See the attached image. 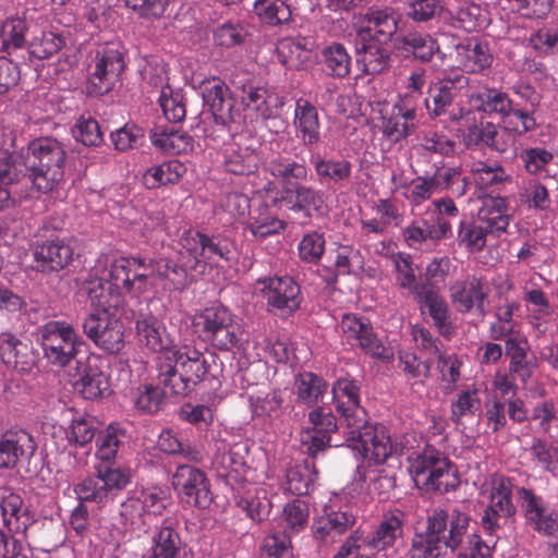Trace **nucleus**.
<instances>
[{
    "label": "nucleus",
    "instance_id": "4d7b16f0",
    "mask_svg": "<svg viewBox=\"0 0 558 558\" xmlns=\"http://www.w3.org/2000/svg\"><path fill=\"white\" fill-rule=\"evenodd\" d=\"M327 388L326 383L313 373L300 374L295 379L298 399L307 405L317 403Z\"/></svg>",
    "mask_w": 558,
    "mask_h": 558
},
{
    "label": "nucleus",
    "instance_id": "b1692460",
    "mask_svg": "<svg viewBox=\"0 0 558 558\" xmlns=\"http://www.w3.org/2000/svg\"><path fill=\"white\" fill-rule=\"evenodd\" d=\"M197 265L195 257L185 260L184 253L180 252L177 263L163 258L148 259L147 267L151 274H156V278L166 281L170 290H183L191 282L189 270H195Z\"/></svg>",
    "mask_w": 558,
    "mask_h": 558
},
{
    "label": "nucleus",
    "instance_id": "0e129e2a",
    "mask_svg": "<svg viewBox=\"0 0 558 558\" xmlns=\"http://www.w3.org/2000/svg\"><path fill=\"white\" fill-rule=\"evenodd\" d=\"M244 451L245 448L242 445L235 444L215 457V464L222 476L230 473L240 474L244 471L246 465Z\"/></svg>",
    "mask_w": 558,
    "mask_h": 558
},
{
    "label": "nucleus",
    "instance_id": "774afa93",
    "mask_svg": "<svg viewBox=\"0 0 558 558\" xmlns=\"http://www.w3.org/2000/svg\"><path fill=\"white\" fill-rule=\"evenodd\" d=\"M260 558H293L290 537L280 531L266 536L260 547Z\"/></svg>",
    "mask_w": 558,
    "mask_h": 558
},
{
    "label": "nucleus",
    "instance_id": "412c9836",
    "mask_svg": "<svg viewBox=\"0 0 558 558\" xmlns=\"http://www.w3.org/2000/svg\"><path fill=\"white\" fill-rule=\"evenodd\" d=\"M0 359L8 368L29 373L36 366L37 353L32 343L22 341L11 332H1Z\"/></svg>",
    "mask_w": 558,
    "mask_h": 558
},
{
    "label": "nucleus",
    "instance_id": "c756f323",
    "mask_svg": "<svg viewBox=\"0 0 558 558\" xmlns=\"http://www.w3.org/2000/svg\"><path fill=\"white\" fill-rule=\"evenodd\" d=\"M84 290L95 310L93 313L109 314L110 308H117L121 302V295L112 283L101 278H90L85 281Z\"/></svg>",
    "mask_w": 558,
    "mask_h": 558
},
{
    "label": "nucleus",
    "instance_id": "a878e982",
    "mask_svg": "<svg viewBox=\"0 0 558 558\" xmlns=\"http://www.w3.org/2000/svg\"><path fill=\"white\" fill-rule=\"evenodd\" d=\"M293 125L298 137L310 151L322 142L319 116L308 100L301 98L296 101Z\"/></svg>",
    "mask_w": 558,
    "mask_h": 558
},
{
    "label": "nucleus",
    "instance_id": "79ce46f5",
    "mask_svg": "<svg viewBox=\"0 0 558 558\" xmlns=\"http://www.w3.org/2000/svg\"><path fill=\"white\" fill-rule=\"evenodd\" d=\"M436 191L447 190L456 197L465 195L470 179L462 175L460 167L441 166L432 175Z\"/></svg>",
    "mask_w": 558,
    "mask_h": 558
},
{
    "label": "nucleus",
    "instance_id": "aec40b11",
    "mask_svg": "<svg viewBox=\"0 0 558 558\" xmlns=\"http://www.w3.org/2000/svg\"><path fill=\"white\" fill-rule=\"evenodd\" d=\"M360 388L350 379L341 378L332 388L336 410L347 427H361L366 423L367 413L360 405Z\"/></svg>",
    "mask_w": 558,
    "mask_h": 558
},
{
    "label": "nucleus",
    "instance_id": "2eb2a0df",
    "mask_svg": "<svg viewBox=\"0 0 558 558\" xmlns=\"http://www.w3.org/2000/svg\"><path fill=\"white\" fill-rule=\"evenodd\" d=\"M470 78L463 73L445 75L432 83L424 100L428 114L433 118L444 116L463 90L468 88Z\"/></svg>",
    "mask_w": 558,
    "mask_h": 558
},
{
    "label": "nucleus",
    "instance_id": "e433bc0d",
    "mask_svg": "<svg viewBox=\"0 0 558 558\" xmlns=\"http://www.w3.org/2000/svg\"><path fill=\"white\" fill-rule=\"evenodd\" d=\"M311 162L322 183H339L351 177L352 163L347 159H327L320 154H312Z\"/></svg>",
    "mask_w": 558,
    "mask_h": 558
},
{
    "label": "nucleus",
    "instance_id": "f8f14e48",
    "mask_svg": "<svg viewBox=\"0 0 558 558\" xmlns=\"http://www.w3.org/2000/svg\"><path fill=\"white\" fill-rule=\"evenodd\" d=\"M124 66L123 54L118 49L107 47L98 51L86 85L87 94L98 97L109 93Z\"/></svg>",
    "mask_w": 558,
    "mask_h": 558
},
{
    "label": "nucleus",
    "instance_id": "680f3d73",
    "mask_svg": "<svg viewBox=\"0 0 558 558\" xmlns=\"http://www.w3.org/2000/svg\"><path fill=\"white\" fill-rule=\"evenodd\" d=\"M486 236L483 225L475 221L460 222L457 241L466 251L481 252L486 245Z\"/></svg>",
    "mask_w": 558,
    "mask_h": 558
},
{
    "label": "nucleus",
    "instance_id": "20e7f679",
    "mask_svg": "<svg viewBox=\"0 0 558 558\" xmlns=\"http://www.w3.org/2000/svg\"><path fill=\"white\" fill-rule=\"evenodd\" d=\"M410 472L417 486L441 495L460 485L454 465L436 450L427 449L415 458Z\"/></svg>",
    "mask_w": 558,
    "mask_h": 558
},
{
    "label": "nucleus",
    "instance_id": "6e6552de",
    "mask_svg": "<svg viewBox=\"0 0 558 558\" xmlns=\"http://www.w3.org/2000/svg\"><path fill=\"white\" fill-rule=\"evenodd\" d=\"M347 428L349 447L375 464L386 462L393 452H397V446L392 445L390 435L383 425H369L366 420L364 426Z\"/></svg>",
    "mask_w": 558,
    "mask_h": 558
},
{
    "label": "nucleus",
    "instance_id": "dca6fc26",
    "mask_svg": "<svg viewBox=\"0 0 558 558\" xmlns=\"http://www.w3.org/2000/svg\"><path fill=\"white\" fill-rule=\"evenodd\" d=\"M449 296L459 313L466 314L474 310L482 318L487 313L485 303L488 287L480 277L471 276L464 280H457L449 288Z\"/></svg>",
    "mask_w": 558,
    "mask_h": 558
},
{
    "label": "nucleus",
    "instance_id": "f257e3e1",
    "mask_svg": "<svg viewBox=\"0 0 558 558\" xmlns=\"http://www.w3.org/2000/svg\"><path fill=\"white\" fill-rule=\"evenodd\" d=\"M470 517L459 508L447 511L435 508L427 513L423 531H415L408 558H445L454 553L464 541Z\"/></svg>",
    "mask_w": 558,
    "mask_h": 558
},
{
    "label": "nucleus",
    "instance_id": "7c9ffc66",
    "mask_svg": "<svg viewBox=\"0 0 558 558\" xmlns=\"http://www.w3.org/2000/svg\"><path fill=\"white\" fill-rule=\"evenodd\" d=\"M95 361H87L80 379L74 383L75 389L87 400L104 398L110 391L109 379L96 364H93Z\"/></svg>",
    "mask_w": 558,
    "mask_h": 558
},
{
    "label": "nucleus",
    "instance_id": "a19ab883",
    "mask_svg": "<svg viewBox=\"0 0 558 558\" xmlns=\"http://www.w3.org/2000/svg\"><path fill=\"white\" fill-rule=\"evenodd\" d=\"M529 345L525 339L511 337L506 341V355L510 357L509 369L523 383H526L533 373L534 364L527 360Z\"/></svg>",
    "mask_w": 558,
    "mask_h": 558
},
{
    "label": "nucleus",
    "instance_id": "72a5a7b5",
    "mask_svg": "<svg viewBox=\"0 0 558 558\" xmlns=\"http://www.w3.org/2000/svg\"><path fill=\"white\" fill-rule=\"evenodd\" d=\"M400 43L407 52L423 63L430 62L434 56H438L440 60L445 59L437 39L428 33H409L401 38Z\"/></svg>",
    "mask_w": 558,
    "mask_h": 558
},
{
    "label": "nucleus",
    "instance_id": "69168bd1",
    "mask_svg": "<svg viewBox=\"0 0 558 558\" xmlns=\"http://www.w3.org/2000/svg\"><path fill=\"white\" fill-rule=\"evenodd\" d=\"M27 23L22 19H13L4 22L1 27L2 50L8 53L11 50L22 48L25 44Z\"/></svg>",
    "mask_w": 558,
    "mask_h": 558
},
{
    "label": "nucleus",
    "instance_id": "4be33fe9",
    "mask_svg": "<svg viewBox=\"0 0 558 558\" xmlns=\"http://www.w3.org/2000/svg\"><path fill=\"white\" fill-rule=\"evenodd\" d=\"M268 305L292 313L300 306V287L291 277L259 279Z\"/></svg>",
    "mask_w": 558,
    "mask_h": 558
},
{
    "label": "nucleus",
    "instance_id": "9d476101",
    "mask_svg": "<svg viewBox=\"0 0 558 558\" xmlns=\"http://www.w3.org/2000/svg\"><path fill=\"white\" fill-rule=\"evenodd\" d=\"M167 360H170L195 388L208 377L217 378L221 373V366L217 363L219 357L215 353L205 355L190 345L172 350Z\"/></svg>",
    "mask_w": 558,
    "mask_h": 558
},
{
    "label": "nucleus",
    "instance_id": "f704fd0d",
    "mask_svg": "<svg viewBox=\"0 0 558 558\" xmlns=\"http://www.w3.org/2000/svg\"><path fill=\"white\" fill-rule=\"evenodd\" d=\"M150 140L159 149L173 155L192 150L193 138L173 128L156 126L150 131Z\"/></svg>",
    "mask_w": 558,
    "mask_h": 558
},
{
    "label": "nucleus",
    "instance_id": "052dcab7",
    "mask_svg": "<svg viewBox=\"0 0 558 558\" xmlns=\"http://www.w3.org/2000/svg\"><path fill=\"white\" fill-rule=\"evenodd\" d=\"M74 493L81 502L89 501L102 504L110 498L104 480L98 472L93 476H87L74 486Z\"/></svg>",
    "mask_w": 558,
    "mask_h": 558
},
{
    "label": "nucleus",
    "instance_id": "bb28decb",
    "mask_svg": "<svg viewBox=\"0 0 558 558\" xmlns=\"http://www.w3.org/2000/svg\"><path fill=\"white\" fill-rule=\"evenodd\" d=\"M136 330L140 341L149 350L160 353L158 359H166L172 350L178 347L172 344V340L166 333L162 324L151 315H141L136 322Z\"/></svg>",
    "mask_w": 558,
    "mask_h": 558
},
{
    "label": "nucleus",
    "instance_id": "423d86ee",
    "mask_svg": "<svg viewBox=\"0 0 558 558\" xmlns=\"http://www.w3.org/2000/svg\"><path fill=\"white\" fill-rule=\"evenodd\" d=\"M38 335L45 356L51 364L58 366L68 365L77 354V347L83 343L75 329L60 320L45 324Z\"/></svg>",
    "mask_w": 558,
    "mask_h": 558
},
{
    "label": "nucleus",
    "instance_id": "6ab92c4d",
    "mask_svg": "<svg viewBox=\"0 0 558 558\" xmlns=\"http://www.w3.org/2000/svg\"><path fill=\"white\" fill-rule=\"evenodd\" d=\"M231 84L245 108L254 110L264 121L277 119L276 111L269 105L271 96L265 85L244 72L234 74Z\"/></svg>",
    "mask_w": 558,
    "mask_h": 558
},
{
    "label": "nucleus",
    "instance_id": "13d9d810",
    "mask_svg": "<svg viewBox=\"0 0 558 558\" xmlns=\"http://www.w3.org/2000/svg\"><path fill=\"white\" fill-rule=\"evenodd\" d=\"M276 51L278 61L290 70H300L310 58V51L290 38L279 41Z\"/></svg>",
    "mask_w": 558,
    "mask_h": 558
},
{
    "label": "nucleus",
    "instance_id": "c85d7f7f",
    "mask_svg": "<svg viewBox=\"0 0 558 558\" xmlns=\"http://www.w3.org/2000/svg\"><path fill=\"white\" fill-rule=\"evenodd\" d=\"M457 57L460 66L468 73H482L490 68L494 57L489 45L477 39H468L456 44Z\"/></svg>",
    "mask_w": 558,
    "mask_h": 558
},
{
    "label": "nucleus",
    "instance_id": "7ed1b4c3",
    "mask_svg": "<svg viewBox=\"0 0 558 558\" xmlns=\"http://www.w3.org/2000/svg\"><path fill=\"white\" fill-rule=\"evenodd\" d=\"M193 325L201 338L219 351H231L245 341V332L238 317L220 304L195 314Z\"/></svg>",
    "mask_w": 558,
    "mask_h": 558
},
{
    "label": "nucleus",
    "instance_id": "473e14b6",
    "mask_svg": "<svg viewBox=\"0 0 558 558\" xmlns=\"http://www.w3.org/2000/svg\"><path fill=\"white\" fill-rule=\"evenodd\" d=\"M23 506L24 501L16 493L5 490L1 497L0 508L4 526L8 532L22 534L24 537L28 527V518Z\"/></svg>",
    "mask_w": 558,
    "mask_h": 558
},
{
    "label": "nucleus",
    "instance_id": "a18cd8bd",
    "mask_svg": "<svg viewBox=\"0 0 558 558\" xmlns=\"http://www.w3.org/2000/svg\"><path fill=\"white\" fill-rule=\"evenodd\" d=\"M513 483L504 475H495L492 478L489 506L501 512V515L514 517L517 507L512 499Z\"/></svg>",
    "mask_w": 558,
    "mask_h": 558
},
{
    "label": "nucleus",
    "instance_id": "5701e85b",
    "mask_svg": "<svg viewBox=\"0 0 558 558\" xmlns=\"http://www.w3.org/2000/svg\"><path fill=\"white\" fill-rule=\"evenodd\" d=\"M415 300L420 310L424 313L427 310L433 319L434 326L440 335L449 337L452 331L449 307L439 292L429 283H421L415 288Z\"/></svg>",
    "mask_w": 558,
    "mask_h": 558
},
{
    "label": "nucleus",
    "instance_id": "864d4df0",
    "mask_svg": "<svg viewBox=\"0 0 558 558\" xmlns=\"http://www.w3.org/2000/svg\"><path fill=\"white\" fill-rule=\"evenodd\" d=\"M180 548L179 533L170 525H163L153 536L151 555L148 558H177Z\"/></svg>",
    "mask_w": 558,
    "mask_h": 558
},
{
    "label": "nucleus",
    "instance_id": "393cba45",
    "mask_svg": "<svg viewBox=\"0 0 558 558\" xmlns=\"http://www.w3.org/2000/svg\"><path fill=\"white\" fill-rule=\"evenodd\" d=\"M36 442L25 430L8 432L0 437V469H12L22 460H29Z\"/></svg>",
    "mask_w": 558,
    "mask_h": 558
},
{
    "label": "nucleus",
    "instance_id": "09e8293b",
    "mask_svg": "<svg viewBox=\"0 0 558 558\" xmlns=\"http://www.w3.org/2000/svg\"><path fill=\"white\" fill-rule=\"evenodd\" d=\"M310 511L305 501L295 499L288 504L282 511L281 521L278 530L281 534L291 537V535L304 530L307 525Z\"/></svg>",
    "mask_w": 558,
    "mask_h": 558
},
{
    "label": "nucleus",
    "instance_id": "338daca9",
    "mask_svg": "<svg viewBox=\"0 0 558 558\" xmlns=\"http://www.w3.org/2000/svg\"><path fill=\"white\" fill-rule=\"evenodd\" d=\"M72 134L85 146H99L104 142L98 122L92 117L81 116L72 128Z\"/></svg>",
    "mask_w": 558,
    "mask_h": 558
},
{
    "label": "nucleus",
    "instance_id": "37998d69",
    "mask_svg": "<svg viewBox=\"0 0 558 558\" xmlns=\"http://www.w3.org/2000/svg\"><path fill=\"white\" fill-rule=\"evenodd\" d=\"M519 201L529 209L546 211L551 206L548 187L537 179H529L522 182L518 192Z\"/></svg>",
    "mask_w": 558,
    "mask_h": 558
},
{
    "label": "nucleus",
    "instance_id": "de8ad7c7",
    "mask_svg": "<svg viewBox=\"0 0 558 558\" xmlns=\"http://www.w3.org/2000/svg\"><path fill=\"white\" fill-rule=\"evenodd\" d=\"M184 167L177 160L166 161L148 168L143 174V184L147 189H157L179 181Z\"/></svg>",
    "mask_w": 558,
    "mask_h": 558
},
{
    "label": "nucleus",
    "instance_id": "3c124183",
    "mask_svg": "<svg viewBox=\"0 0 558 558\" xmlns=\"http://www.w3.org/2000/svg\"><path fill=\"white\" fill-rule=\"evenodd\" d=\"M253 12L262 23L277 26L291 19V10L283 0H255Z\"/></svg>",
    "mask_w": 558,
    "mask_h": 558
},
{
    "label": "nucleus",
    "instance_id": "6e6d98bb",
    "mask_svg": "<svg viewBox=\"0 0 558 558\" xmlns=\"http://www.w3.org/2000/svg\"><path fill=\"white\" fill-rule=\"evenodd\" d=\"M295 202L291 209L302 214L300 223L302 226L308 225L312 218V211H317L323 205V198L319 191L312 186L296 185L294 189Z\"/></svg>",
    "mask_w": 558,
    "mask_h": 558
},
{
    "label": "nucleus",
    "instance_id": "8fccbe9b",
    "mask_svg": "<svg viewBox=\"0 0 558 558\" xmlns=\"http://www.w3.org/2000/svg\"><path fill=\"white\" fill-rule=\"evenodd\" d=\"M199 257L208 262H230L233 257L234 243L231 239L221 234L207 235L199 239Z\"/></svg>",
    "mask_w": 558,
    "mask_h": 558
},
{
    "label": "nucleus",
    "instance_id": "a211bd4d",
    "mask_svg": "<svg viewBox=\"0 0 558 558\" xmlns=\"http://www.w3.org/2000/svg\"><path fill=\"white\" fill-rule=\"evenodd\" d=\"M339 327L342 337L349 344L360 347L365 353L372 356L381 360L389 359L387 349L373 332L368 319L354 314H345Z\"/></svg>",
    "mask_w": 558,
    "mask_h": 558
},
{
    "label": "nucleus",
    "instance_id": "2f4dec72",
    "mask_svg": "<svg viewBox=\"0 0 558 558\" xmlns=\"http://www.w3.org/2000/svg\"><path fill=\"white\" fill-rule=\"evenodd\" d=\"M158 385L162 387L165 395L186 397L195 390L190 380L181 375L177 366L166 359L157 360Z\"/></svg>",
    "mask_w": 558,
    "mask_h": 558
},
{
    "label": "nucleus",
    "instance_id": "e2e57ef3",
    "mask_svg": "<svg viewBox=\"0 0 558 558\" xmlns=\"http://www.w3.org/2000/svg\"><path fill=\"white\" fill-rule=\"evenodd\" d=\"M159 104L168 121L178 123L185 118L186 105L180 90L173 92L169 86L163 87L159 96Z\"/></svg>",
    "mask_w": 558,
    "mask_h": 558
},
{
    "label": "nucleus",
    "instance_id": "cd10ccee",
    "mask_svg": "<svg viewBox=\"0 0 558 558\" xmlns=\"http://www.w3.org/2000/svg\"><path fill=\"white\" fill-rule=\"evenodd\" d=\"M404 518V513L398 509L384 513L377 529L367 536V546L377 551L393 546L396 541L403 535Z\"/></svg>",
    "mask_w": 558,
    "mask_h": 558
},
{
    "label": "nucleus",
    "instance_id": "5fc2aeb1",
    "mask_svg": "<svg viewBox=\"0 0 558 558\" xmlns=\"http://www.w3.org/2000/svg\"><path fill=\"white\" fill-rule=\"evenodd\" d=\"M269 169L286 185H301L300 182L307 179V168L302 162L279 158L270 161Z\"/></svg>",
    "mask_w": 558,
    "mask_h": 558
},
{
    "label": "nucleus",
    "instance_id": "4c0bfd02",
    "mask_svg": "<svg viewBox=\"0 0 558 558\" xmlns=\"http://www.w3.org/2000/svg\"><path fill=\"white\" fill-rule=\"evenodd\" d=\"M117 524L122 533L133 536L146 532L149 521L138 500L132 496L121 504Z\"/></svg>",
    "mask_w": 558,
    "mask_h": 558
},
{
    "label": "nucleus",
    "instance_id": "1a4fd4ad",
    "mask_svg": "<svg viewBox=\"0 0 558 558\" xmlns=\"http://www.w3.org/2000/svg\"><path fill=\"white\" fill-rule=\"evenodd\" d=\"M86 337L108 354H118L124 348V325L113 315L89 313L82 323Z\"/></svg>",
    "mask_w": 558,
    "mask_h": 558
},
{
    "label": "nucleus",
    "instance_id": "ddd939ff",
    "mask_svg": "<svg viewBox=\"0 0 558 558\" xmlns=\"http://www.w3.org/2000/svg\"><path fill=\"white\" fill-rule=\"evenodd\" d=\"M514 131L507 126H498L493 122L481 121L466 129L464 141L468 147L489 149L500 155L514 149Z\"/></svg>",
    "mask_w": 558,
    "mask_h": 558
},
{
    "label": "nucleus",
    "instance_id": "0eeeda50",
    "mask_svg": "<svg viewBox=\"0 0 558 558\" xmlns=\"http://www.w3.org/2000/svg\"><path fill=\"white\" fill-rule=\"evenodd\" d=\"M34 269L43 274L58 272L73 260L74 250L70 242L53 233L45 225L33 244Z\"/></svg>",
    "mask_w": 558,
    "mask_h": 558
},
{
    "label": "nucleus",
    "instance_id": "58836bf2",
    "mask_svg": "<svg viewBox=\"0 0 558 558\" xmlns=\"http://www.w3.org/2000/svg\"><path fill=\"white\" fill-rule=\"evenodd\" d=\"M354 523L355 517L349 510L331 511L314 522V534L322 541L328 536L335 538L345 533Z\"/></svg>",
    "mask_w": 558,
    "mask_h": 558
},
{
    "label": "nucleus",
    "instance_id": "4468645a",
    "mask_svg": "<svg viewBox=\"0 0 558 558\" xmlns=\"http://www.w3.org/2000/svg\"><path fill=\"white\" fill-rule=\"evenodd\" d=\"M400 14L391 7L373 5L362 16V27L357 32L360 41L387 44L398 32Z\"/></svg>",
    "mask_w": 558,
    "mask_h": 558
},
{
    "label": "nucleus",
    "instance_id": "ea45409f",
    "mask_svg": "<svg viewBox=\"0 0 558 558\" xmlns=\"http://www.w3.org/2000/svg\"><path fill=\"white\" fill-rule=\"evenodd\" d=\"M317 472L314 464L305 461L303 464L291 466L286 472L284 489L293 495H310L315 487Z\"/></svg>",
    "mask_w": 558,
    "mask_h": 558
},
{
    "label": "nucleus",
    "instance_id": "49530a36",
    "mask_svg": "<svg viewBox=\"0 0 558 558\" xmlns=\"http://www.w3.org/2000/svg\"><path fill=\"white\" fill-rule=\"evenodd\" d=\"M324 70L329 76L343 78L350 74L351 57L343 45L333 43L322 51Z\"/></svg>",
    "mask_w": 558,
    "mask_h": 558
},
{
    "label": "nucleus",
    "instance_id": "39448f33",
    "mask_svg": "<svg viewBox=\"0 0 558 558\" xmlns=\"http://www.w3.org/2000/svg\"><path fill=\"white\" fill-rule=\"evenodd\" d=\"M477 110L488 114H498L511 126L515 134H525L536 126V121L529 110L515 105L508 94L496 88H487L475 96Z\"/></svg>",
    "mask_w": 558,
    "mask_h": 558
},
{
    "label": "nucleus",
    "instance_id": "f03ea898",
    "mask_svg": "<svg viewBox=\"0 0 558 558\" xmlns=\"http://www.w3.org/2000/svg\"><path fill=\"white\" fill-rule=\"evenodd\" d=\"M66 151L53 137H39L27 147L25 168L34 186L39 192H50L63 179Z\"/></svg>",
    "mask_w": 558,
    "mask_h": 558
},
{
    "label": "nucleus",
    "instance_id": "9b49d317",
    "mask_svg": "<svg viewBox=\"0 0 558 558\" xmlns=\"http://www.w3.org/2000/svg\"><path fill=\"white\" fill-rule=\"evenodd\" d=\"M517 496L526 525L545 536L558 532V514L542 496L525 487H518Z\"/></svg>",
    "mask_w": 558,
    "mask_h": 558
},
{
    "label": "nucleus",
    "instance_id": "c9c22d12",
    "mask_svg": "<svg viewBox=\"0 0 558 558\" xmlns=\"http://www.w3.org/2000/svg\"><path fill=\"white\" fill-rule=\"evenodd\" d=\"M259 156L250 146H236L228 149L223 167L227 172L235 175H251L258 169Z\"/></svg>",
    "mask_w": 558,
    "mask_h": 558
},
{
    "label": "nucleus",
    "instance_id": "f3484780",
    "mask_svg": "<svg viewBox=\"0 0 558 558\" xmlns=\"http://www.w3.org/2000/svg\"><path fill=\"white\" fill-rule=\"evenodd\" d=\"M202 96L214 117L216 126L226 133L227 128L234 122V100L227 84L218 77L203 82Z\"/></svg>",
    "mask_w": 558,
    "mask_h": 558
},
{
    "label": "nucleus",
    "instance_id": "603ef678",
    "mask_svg": "<svg viewBox=\"0 0 558 558\" xmlns=\"http://www.w3.org/2000/svg\"><path fill=\"white\" fill-rule=\"evenodd\" d=\"M248 403L253 416L255 417H272L278 416L282 407L283 398L279 389L270 391H258L248 395Z\"/></svg>",
    "mask_w": 558,
    "mask_h": 558
},
{
    "label": "nucleus",
    "instance_id": "bf43d9fd",
    "mask_svg": "<svg viewBox=\"0 0 558 558\" xmlns=\"http://www.w3.org/2000/svg\"><path fill=\"white\" fill-rule=\"evenodd\" d=\"M444 11L442 0H410L407 2L405 16L415 23H428L440 17Z\"/></svg>",
    "mask_w": 558,
    "mask_h": 558
},
{
    "label": "nucleus",
    "instance_id": "c03bdc74",
    "mask_svg": "<svg viewBox=\"0 0 558 558\" xmlns=\"http://www.w3.org/2000/svg\"><path fill=\"white\" fill-rule=\"evenodd\" d=\"M383 45L377 41H361V46L357 47L356 51L361 56L359 61L363 63V71L366 74H379L388 68L390 54Z\"/></svg>",
    "mask_w": 558,
    "mask_h": 558
}]
</instances>
